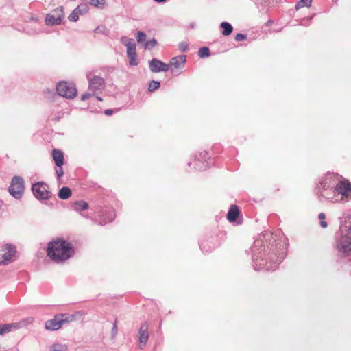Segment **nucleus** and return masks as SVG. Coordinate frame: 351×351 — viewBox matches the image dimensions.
Instances as JSON below:
<instances>
[{"label":"nucleus","mask_w":351,"mask_h":351,"mask_svg":"<svg viewBox=\"0 0 351 351\" xmlns=\"http://www.w3.org/2000/svg\"><path fill=\"white\" fill-rule=\"evenodd\" d=\"M206 167V166L205 165H203V167H199V163H195V168H196V169H203V168H204V169H205Z\"/></svg>","instance_id":"e433bc0d"},{"label":"nucleus","mask_w":351,"mask_h":351,"mask_svg":"<svg viewBox=\"0 0 351 351\" xmlns=\"http://www.w3.org/2000/svg\"><path fill=\"white\" fill-rule=\"evenodd\" d=\"M195 159L198 162H206L209 159L208 152L206 151L199 152L198 154L195 156Z\"/></svg>","instance_id":"6ab92c4d"},{"label":"nucleus","mask_w":351,"mask_h":351,"mask_svg":"<svg viewBox=\"0 0 351 351\" xmlns=\"http://www.w3.org/2000/svg\"><path fill=\"white\" fill-rule=\"evenodd\" d=\"M74 319L73 315L69 314H60L54 317L53 319H50L45 323V328L47 330H56L61 328L62 324L72 322Z\"/></svg>","instance_id":"f03ea898"},{"label":"nucleus","mask_w":351,"mask_h":351,"mask_svg":"<svg viewBox=\"0 0 351 351\" xmlns=\"http://www.w3.org/2000/svg\"><path fill=\"white\" fill-rule=\"evenodd\" d=\"M47 253L51 260L59 263L71 258L74 254L75 250L71 243L58 239L48 244Z\"/></svg>","instance_id":"f257e3e1"},{"label":"nucleus","mask_w":351,"mask_h":351,"mask_svg":"<svg viewBox=\"0 0 351 351\" xmlns=\"http://www.w3.org/2000/svg\"><path fill=\"white\" fill-rule=\"evenodd\" d=\"M75 10L80 14V15L86 14L89 10V7L86 3L80 4Z\"/></svg>","instance_id":"5701e85b"},{"label":"nucleus","mask_w":351,"mask_h":351,"mask_svg":"<svg viewBox=\"0 0 351 351\" xmlns=\"http://www.w3.org/2000/svg\"><path fill=\"white\" fill-rule=\"evenodd\" d=\"M149 338L148 326L144 324L141 326L138 330V341L141 344L145 346Z\"/></svg>","instance_id":"4468645a"},{"label":"nucleus","mask_w":351,"mask_h":351,"mask_svg":"<svg viewBox=\"0 0 351 351\" xmlns=\"http://www.w3.org/2000/svg\"><path fill=\"white\" fill-rule=\"evenodd\" d=\"M1 258H0V264H7L15 255V247L11 245H5L1 250Z\"/></svg>","instance_id":"6e6552de"},{"label":"nucleus","mask_w":351,"mask_h":351,"mask_svg":"<svg viewBox=\"0 0 351 351\" xmlns=\"http://www.w3.org/2000/svg\"><path fill=\"white\" fill-rule=\"evenodd\" d=\"M319 219L320 221V226H322V228H326L328 226L326 221V215L324 213H320L319 215Z\"/></svg>","instance_id":"c85d7f7f"},{"label":"nucleus","mask_w":351,"mask_h":351,"mask_svg":"<svg viewBox=\"0 0 351 351\" xmlns=\"http://www.w3.org/2000/svg\"><path fill=\"white\" fill-rule=\"evenodd\" d=\"M62 166H60V167H57L56 169V173H57V176L58 178L60 179L64 174V171H63V169H62Z\"/></svg>","instance_id":"72a5a7b5"},{"label":"nucleus","mask_w":351,"mask_h":351,"mask_svg":"<svg viewBox=\"0 0 351 351\" xmlns=\"http://www.w3.org/2000/svg\"><path fill=\"white\" fill-rule=\"evenodd\" d=\"M19 327V324L12 323L0 325V335L8 333L10 331L17 329Z\"/></svg>","instance_id":"f3484780"},{"label":"nucleus","mask_w":351,"mask_h":351,"mask_svg":"<svg viewBox=\"0 0 351 351\" xmlns=\"http://www.w3.org/2000/svg\"><path fill=\"white\" fill-rule=\"evenodd\" d=\"M52 158L57 167L62 166L64 162V155L62 151L60 149H53L52 151Z\"/></svg>","instance_id":"2eb2a0df"},{"label":"nucleus","mask_w":351,"mask_h":351,"mask_svg":"<svg viewBox=\"0 0 351 351\" xmlns=\"http://www.w3.org/2000/svg\"><path fill=\"white\" fill-rule=\"evenodd\" d=\"M90 97V95L88 93L84 94L82 95V100H86V99H88Z\"/></svg>","instance_id":"f704fd0d"},{"label":"nucleus","mask_w":351,"mask_h":351,"mask_svg":"<svg viewBox=\"0 0 351 351\" xmlns=\"http://www.w3.org/2000/svg\"><path fill=\"white\" fill-rule=\"evenodd\" d=\"M10 194L14 197L22 196L25 191V182L22 177L14 176L8 189Z\"/></svg>","instance_id":"39448f33"},{"label":"nucleus","mask_w":351,"mask_h":351,"mask_svg":"<svg viewBox=\"0 0 351 351\" xmlns=\"http://www.w3.org/2000/svg\"><path fill=\"white\" fill-rule=\"evenodd\" d=\"M73 207L76 210H83L88 208V204L84 200H80L74 203Z\"/></svg>","instance_id":"aec40b11"},{"label":"nucleus","mask_w":351,"mask_h":351,"mask_svg":"<svg viewBox=\"0 0 351 351\" xmlns=\"http://www.w3.org/2000/svg\"><path fill=\"white\" fill-rule=\"evenodd\" d=\"M56 90L62 97L72 99L77 95V89L74 84L68 82H59L56 86Z\"/></svg>","instance_id":"20e7f679"},{"label":"nucleus","mask_w":351,"mask_h":351,"mask_svg":"<svg viewBox=\"0 0 351 351\" xmlns=\"http://www.w3.org/2000/svg\"><path fill=\"white\" fill-rule=\"evenodd\" d=\"M67 350V346L64 344L56 343L54 344L50 351H66Z\"/></svg>","instance_id":"a878e982"},{"label":"nucleus","mask_w":351,"mask_h":351,"mask_svg":"<svg viewBox=\"0 0 351 351\" xmlns=\"http://www.w3.org/2000/svg\"><path fill=\"white\" fill-rule=\"evenodd\" d=\"M104 87V80L99 77L94 76L90 80L89 88L93 91L101 90Z\"/></svg>","instance_id":"ddd939ff"},{"label":"nucleus","mask_w":351,"mask_h":351,"mask_svg":"<svg viewBox=\"0 0 351 351\" xmlns=\"http://www.w3.org/2000/svg\"><path fill=\"white\" fill-rule=\"evenodd\" d=\"M156 2H158V3H162V2H165L167 0H154Z\"/></svg>","instance_id":"4c0bfd02"},{"label":"nucleus","mask_w":351,"mask_h":351,"mask_svg":"<svg viewBox=\"0 0 351 351\" xmlns=\"http://www.w3.org/2000/svg\"><path fill=\"white\" fill-rule=\"evenodd\" d=\"M338 250L343 254L351 252V238L348 236H341L337 241Z\"/></svg>","instance_id":"1a4fd4ad"},{"label":"nucleus","mask_w":351,"mask_h":351,"mask_svg":"<svg viewBox=\"0 0 351 351\" xmlns=\"http://www.w3.org/2000/svg\"><path fill=\"white\" fill-rule=\"evenodd\" d=\"M240 215L239 208L236 205H232L228 210L227 218L230 222H235Z\"/></svg>","instance_id":"dca6fc26"},{"label":"nucleus","mask_w":351,"mask_h":351,"mask_svg":"<svg viewBox=\"0 0 351 351\" xmlns=\"http://www.w3.org/2000/svg\"><path fill=\"white\" fill-rule=\"evenodd\" d=\"M332 178V174L328 173L324 177L322 178L320 184L323 185L324 187H326L330 184Z\"/></svg>","instance_id":"4be33fe9"},{"label":"nucleus","mask_w":351,"mask_h":351,"mask_svg":"<svg viewBox=\"0 0 351 351\" xmlns=\"http://www.w3.org/2000/svg\"><path fill=\"white\" fill-rule=\"evenodd\" d=\"M336 191L338 195L348 197L351 195V183L348 180L340 181L337 186Z\"/></svg>","instance_id":"9d476101"},{"label":"nucleus","mask_w":351,"mask_h":351,"mask_svg":"<svg viewBox=\"0 0 351 351\" xmlns=\"http://www.w3.org/2000/svg\"><path fill=\"white\" fill-rule=\"evenodd\" d=\"M160 87V82L157 81H152L149 86V90L152 92L157 90Z\"/></svg>","instance_id":"c756f323"},{"label":"nucleus","mask_w":351,"mask_h":351,"mask_svg":"<svg viewBox=\"0 0 351 351\" xmlns=\"http://www.w3.org/2000/svg\"><path fill=\"white\" fill-rule=\"evenodd\" d=\"M312 0H300L295 5L296 9L302 8L305 6L310 7Z\"/></svg>","instance_id":"393cba45"},{"label":"nucleus","mask_w":351,"mask_h":351,"mask_svg":"<svg viewBox=\"0 0 351 351\" xmlns=\"http://www.w3.org/2000/svg\"><path fill=\"white\" fill-rule=\"evenodd\" d=\"M72 195V191L69 187H63L59 191V197H69Z\"/></svg>","instance_id":"412c9836"},{"label":"nucleus","mask_w":351,"mask_h":351,"mask_svg":"<svg viewBox=\"0 0 351 351\" xmlns=\"http://www.w3.org/2000/svg\"><path fill=\"white\" fill-rule=\"evenodd\" d=\"M186 58L184 55L173 58L169 64V69L172 71L184 67Z\"/></svg>","instance_id":"f8f14e48"},{"label":"nucleus","mask_w":351,"mask_h":351,"mask_svg":"<svg viewBox=\"0 0 351 351\" xmlns=\"http://www.w3.org/2000/svg\"><path fill=\"white\" fill-rule=\"evenodd\" d=\"M64 17V8L59 7L46 15L45 23L48 26L59 25L62 23Z\"/></svg>","instance_id":"7ed1b4c3"},{"label":"nucleus","mask_w":351,"mask_h":351,"mask_svg":"<svg viewBox=\"0 0 351 351\" xmlns=\"http://www.w3.org/2000/svg\"><path fill=\"white\" fill-rule=\"evenodd\" d=\"M247 36L245 34H237L236 36H235V40L237 41H243V40H245L246 39Z\"/></svg>","instance_id":"473e14b6"},{"label":"nucleus","mask_w":351,"mask_h":351,"mask_svg":"<svg viewBox=\"0 0 351 351\" xmlns=\"http://www.w3.org/2000/svg\"><path fill=\"white\" fill-rule=\"evenodd\" d=\"M97 99L99 101H102V99L99 97H97Z\"/></svg>","instance_id":"58836bf2"},{"label":"nucleus","mask_w":351,"mask_h":351,"mask_svg":"<svg viewBox=\"0 0 351 351\" xmlns=\"http://www.w3.org/2000/svg\"><path fill=\"white\" fill-rule=\"evenodd\" d=\"M156 44H157L156 40L153 39L152 40L147 41L145 44V49L152 48V47H155L156 45Z\"/></svg>","instance_id":"7c9ffc66"},{"label":"nucleus","mask_w":351,"mask_h":351,"mask_svg":"<svg viewBox=\"0 0 351 351\" xmlns=\"http://www.w3.org/2000/svg\"><path fill=\"white\" fill-rule=\"evenodd\" d=\"M149 67L153 73L167 71L169 69V64H165L156 58H154L149 62Z\"/></svg>","instance_id":"9b49d317"},{"label":"nucleus","mask_w":351,"mask_h":351,"mask_svg":"<svg viewBox=\"0 0 351 351\" xmlns=\"http://www.w3.org/2000/svg\"><path fill=\"white\" fill-rule=\"evenodd\" d=\"M146 38V35L145 33L142 32H138L137 33V41L138 43H141L142 41H144Z\"/></svg>","instance_id":"2f4dec72"},{"label":"nucleus","mask_w":351,"mask_h":351,"mask_svg":"<svg viewBox=\"0 0 351 351\" xmlns=\"http://www.w3.org/2000/svg\"><path fill=\"white\" fill-rule=\"evenodd\" d=\"M104 113H105V114L110 116V115L112 114L113 111L112 110L108 109L104 111Z\"/></svg>","instance_id":"c9c22d12"},{"label":"nucleus","mask_w":351,"mask_h":351,"mask_svg":"<svg viewBox=\"0 0 351 351\" xmlns=\"http://www.w3.org/2000/svg\"><path fill=\"white\" fill-rule=\"evenodd\" d=\"M127 47V54L129 58V63L132 66H136L138 63L136 58V45L132 39H129L125 43Z\"/></svg>","instance_id":"0eeeda50"},{"label":"nucleus","mask_w":351,"mask_h":351,"mask_svg":"<svg viewBox=\"0 0 351 351\" xmlns=\"http://www.w3.org/2000/svg\"><path fill=\"white\" fill-rule=\"evenodd\" d=\"M80 14L77 12V11L75 9L68 16V19L69 21L75 22L79 19Z\"/></svg>","instance_id":"cd10ccee"},{"label":"nucleus","mask_w":351,"mask_h":351,"mask_svg":"<svg viewBox=\"0 0 351 351\" xmlns=\"http://www.w3.org/2000/svg\"><path fill=\"white\" fill-rule=\"evenodd\" d=\"M32 191L36 197H48L50 194L48 185L43 182L34 184Z\"/></svg>","instance_id":"423d86ee"},{"label":"nucleus","mask_w":351,"mask_h":351,"mask_svg":"<svg viewBox=\"0 0 351 351\" xmlns=\"http://www.w3.org/2000/svg\"><path fill=\"white\" fill-rule=\"evenodd\" d=\"M105 0H89V3L97 8H102L105 5Z\"/></svg>","instance_id":"b1692460"},{"label":"nucleus","mask_w":351,"mask_h":351,"mask_svg":"<svg viewBox=\"0 0 351 351\" xmlns=\"http://www.w3.org/2000/svg\"><path fill=\"white\" fill-rule=\"evenodd\" d=\"M220 27L222 29V34L223 36H229L233 30L232 26L227 23V22H223L221 23Z\"/></svg>","instance_id":"a211bd4d"},{"label":"nucleus","mask_w":351,"mask_h":351,"mask_svg":"<svg viewBox=\"0 0 351 351\" xmlns=\"http://www.w3.org/2000/svg\"><path fill=\"white\" fill-rule=\"evenodd\" d=\"M198 54L201 58L208 57L210 56V50L208 47H202L199 49Z\"/></svg>","instance_id":"bb28decb"}]
</instances>
